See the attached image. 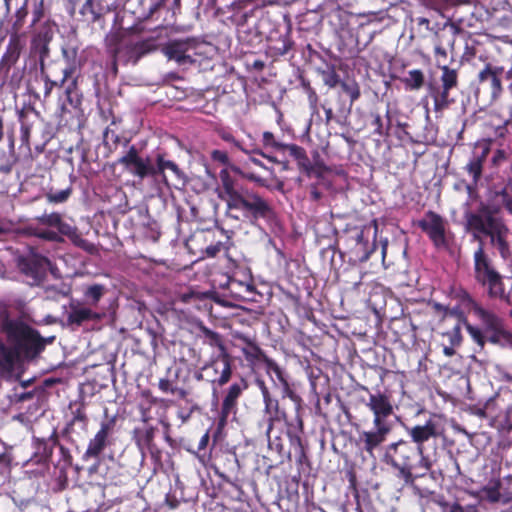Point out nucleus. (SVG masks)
<instances>
[{"mask_svg":"<svg viewBox=\"0 0 512 512\" xmlns=\"http://www.w3.org/2000/svg\"><path fill=\"white\" fill-rule=\"evenodd\" d=\"M40 77L44 83L43 101L46 102L50 98L53 89L56 87V83L52 79V75L45 69L43 63H41L40 67Z\"/></svg>","mask_w":512,"mask_h":512,"instance_id":"43","label":"nucleus"},{"mask_svg":"<svg viewBox=\"0 0 512 512\" xmlns=\"http://www.w3.org/2000/svg\"><path fill=\"white\" fill-rule=\"evenodd\" d=\"M190 49L192 47L185 39H174L163 45L161 51L169 60H174L178 65L183 66L190 61V55L188 54Z\"/></svg>","mask_w":512,"mask_h":512,"instance_id":"26","label":"nucleus"},{"mask_svg":"<svg viewBox=\"0 0 512 512\" xmlns=\"http://www.w3.org/2000/svg\"><path fill=\"white\" fill-rule=\"evenodd\" d=\"M249 388L246 378L240 377L222 392V401L217 418V428L221 430L226 427L230 418L234 419L238 411V401L244 391Z\"/></svg>","mask_w":512,"mask_h":512,"instance_id":"9","label":"nucleus"},{"mask_svg":"<svg viewBox=\"0 0 512 512\" xmlns=\"http://www.w3.org/2000/svg\"><path fill=\"white\" fill-rule=\"evenodd\" d=\"M473 314L481 321L487 333L488 342L498 344L502 339L507 338L508 332L505 329L504 321L495 312L480 305L476 306Z\"/></svg>","mask_w":512,"mask_h":512,"instance_id":"17","label":"nucleus"},{"mask_svg":"<svg viewBox=\"0 0 512 512\" xmlns=\"http://www.w3.org/2000/svg\"><path fill=\"white\" fill-rule=\"evenodd\" d=\"M509 183L497 192V196L501 200L502 207L512 216V193L509 191Z\"/></svg>","mask_w":512,"mask_h":512,"instance_id":"54","label":"nucleus"},{"mask_svg":"<svg viewBox=\"0 0 512 512\" xmlns=\"http://www.w3.org/2000/svg\"><path fill=\"white\" fill-rule=\"evenodd\" d=\"M381 460L394 469L397 472L396 476L406 485H413L418 478L426 476L432 468L429 456L422 454L420 448L405 439L386 445Z\"/></svg>","mask_w":512,"mask_h":512,"instance_id":"5","label":"nucleus"},{"mask_svg":"<svg viewBox=\"0 0 512 512\" xmlns=\"http://www.w3.org/2000/svg\"><path fill=\"white\" fill-rule=\"evenodd\" d=\"M222 250H228L226 243L217 241L214 244H210L205 248V253L208 257H216Z\"/></svg>","mask_w":512,"mask_h":512,"instance_id":"60","label":"nucleus"},{"mask_svg":"<svg viewBox=\"0 0 512 512\" xmlns=\"http://www.w3.org/2000/svg\"><path fill=\"white\" fill-rule=\"evenodd\" d=\"M28 13V0H25L23 5L15 12L10 34L22 35L20 31L26 22Z\"/></svg>","mask_w":512,"mask_h":512,"instance_id":"41","label":"nucleus"},{"mask_svg":"<svg viewBox=\"0 0 512 512\" xmlns=\"http://www.w3.org/2000/svg\"><path fill=\"white\" fill-rule=\"evenodd\" d=\"M497 214L496 208L485 203H480L476 211L466 214L467 227L480 242L473 253V277L476 283L486 290L490 299H499L510 304L511 295L506 292L504 277L485 251L482 241V237H487L490 245L498 251L503 260L511 258L512 251L508 241L510 229L505 220Z\"/></svg>","mask_w":512,"mask_h":512,"instance_id":"1","label":"nucleus"},{"mask_svg":"<svg viewBox=\"0 0 512 512\" xmlns=\"http://www.w3.org/2000/svg\"><path fill=\"white\" fill-rule=\"evenodd\" d=\"M59 71L62 76L59 80H54V81L56 83V87L64 89L66 82L76 72V64H75V62H69L64 67L59 68Z\"/></svg>","mask_w":512,"mask_h":512,"instance_id":"48","label":"nucleus"},{"mask_svg":"<svg viewBox=\"0 0 512 512\" xmlns=\"http://www.w3.org/2000/svg\"><path fill=\"white\" fill-rule=\"evenodd\" d=\"M448 318L455 319V323L459 324L465 325L468 322L466 314L459 305H456L454 307L447 306L446 314L441 315V320L445 321Z\"/></svg>","mask_w":512,"mask_h":512,"instance_id":"46","label":"nucleus"},{"mask_svg":"<svg viewBox=\"0 0 512 512\" xmlns=\"http://www.w3.org/2000/svg\"><path fill=\"white\" fill-rule=\"evenodd\" d=\"M462 327L464 324L454 323L452 329L444 335L448 337L451 346H460L463 341Z\"/></svg>","mask_w":512,"mask_h":512,"instance_id":"50","label":"nucleus"},{"mask_svg":"<svg viewBox=\"0 0 512 512\" xmlns=\"http://www.w3.org/2000/svg\"><path fill=\"white\" fill-rule=\"evenodd\" d=\"M45 15V7L44 0H40L35 3L34 8L32 10V21L30 27H35L37 23H39Z\"/></svg>","mask_w":512,"mask_h":512,"instance_id":"57","label":"nucleus"},{"mask_svg":"<svg viewBox=\"0 0 512 512\" xmlns=\"http://www.w3.org/2000/svg\"><path fill=\"white\" fill-rule=\"evenodd\" d=\"M198 328L209 346L218 348L219 353L228 352L221 334L206 327L203 323H200Z\"/></svg>","mask_w":512,"mask_h":512,"instance_id":"38","label":"nucleus"},{"mask_svg":"<svg viewBox=\"0 0 512 512\" xmlns=\"http://www.w3.org/2000/svg\"><path fill=\"white\" fill-rule=\"evenodd\" d=\"M25 46L23 35L10 34L6 50L0 59V81L4 84L12 67L18 62Z\"/></svg>","mask_w":512,"mask_h":512,"instance_id":"19","label":"nucleus"},{"mask_svg":"<svg viewBox=\"0 0 512 512\" xmlns=\"http://www.w3.org/2000/svg\"><path fill=\"white\" fill-rule=\"evenodd\" d=\"M406 432L410 437V442L415 447L420 448V452L425 454L424 444L430 440H436L441 436L437 422L433 418H429L424 424H416L406 427Z\"/></svg>","mask_w":512,"mask_h":512,"instance_id":"20","label":"nucleus"},{"mask_svg":"<svg viewBox=\"0 0 512 512\" xmlns=\"http://www.w3.org/2000/svg\"><path fill=\"white\" fill-rule=\"evenodd\" d=\"M348 261L352 264L366 262L376 249L375 240L370 241L364 229H354L344 238Z\"/></svg>","mask_w":512,"mask_h":512,"instance_id":"12","label":"nucleus"},{"mask_svg":"<svg viewBox=\"0 0 512 512\" xmlns=\"http://www.w3.org/2000/svg\"><path fill=\"white\" fill-rule=\"evenodd\" d=\"M109 49H110V52H111V55H112V71L114 72V74L116 75L117 72H118V59H121V51L120 49L118 48V46L115 44V42H112L110 43L109 45Z\"/></svg>","mask_w":512,"mask_h":512,"instance_id":"61","label":"nucleus"},{"mask_svg":"<svg viewBox=\"0 0 512 512\" xmlns=\"http://www.w3.org/2000/svg\"><path fill=\"white\" fill-rule=\"evenodd\" d=\"M258 388L261 392L264 404V415L284 416V408L280 406L279 400L274 398L263 380H257Z\"/></svg>","mask_w":512,"mask_h":512,"instance_id":"27","label":"nucleus"},{"mask_svg":"<svg viewBox=\"0 0 512 512\" xmlns=\"http://www.w3.org/2000/svg\"><path fill=\"white\" fill-rule=\"evenodd\" d=\"M262 143L265 148H272L277 151H285L287 144L280 143L270 131H265L262 135Z\"/></svg>","mask_w":512,"mask_h":512,"instance_id":"51","label":"nucleus"},{"mask_svg":"<svg viewBox=\"0 0 512 512\" xmlns=\"http://www.w3.org/2000/svg\"><path fill=\"white\" fill-rule=\"evenodd\" d=\"M115 418L102 421L99 430L89 440L85 452L82 455L83 461L94 460L96 463L89 469L94 472L98 469L101 455L106 448L114 444L113 433Z\"/></svg>","mask_w":512,"mask_h":512,"instance_id":"8","label":"nucleus"},{"mask_svg":"<svg viewBox=\"0 0 512 512\" xmlns=\"http://www.w3.org/2000/svg\"><path fill=\"white\" fill-rule=\"evenodd\" d=\"M117 163L141 180L147 177H155L154 165L150 157L142 158L135 145H131L126 154L117 160Z\"/></svg>","mask_w":512,"mask_h":512,"instance_id":"16","label":"nucleus"},{"mask_svg":"<svg viewBox=\"0 0 512 512\" xmlns=\"http://www.w3.org/2000/svg\"><path fill=\"white\" fill-rule=\"evenodd\" d=\"M503 73L504 68L502 66H496L492 63H486L478 73L479 85L487 86L493 99L498 98L503 92L501 81Z\"/></svg>","mask_w":512,"mask_h":512,"instance_id":"23","label":"nucleus"},{"mask_svg":"<svg viewBox=\"0 0 512 512\" xmlns=\"http://www.w3.org/2000/svg\"><path fill=\"white\" fill-rule=\"evenodd\" d=\"M304 433V422L302 416L293 417V422L289 423L288 438L291 447L294 449L296 464L303 466L309 464V458L306 452V445L302 439Z\"/></svg>","mask_w":512,"mask_h":512,"instance_id":"22","label":"nucleus"},{"mask_svg":"<svg viewBox=\"0 0 512 512\" xmlns=\"http://www.w3.org/2000/svg\"><path fill=\"white\" fill-rule=\"evenodd\" d=\"M322 80L325 85L330 88H334L338 84H340V77L335 70L334 66H327L326 69L320 71Z\"/></svg>","mask_w":512,"mask_h":512,"instance_id":"47","label":"nucleus"},{"mask_svg":"<svg viewBox=\"0 0 512 512\" xmlns=\"http://www.w3.org/2000/svg\"><path fill=\"white\" fill-rule=\"evenodd\" d=\"M101 319V315L88 307L72 306L71 311L67 316V322L69 324L82 325L88 321H98Z\"/></svg>","mask_w":512,"mask_h":512,"instance_id":"30","label":"nucleus"},{"mask_svg":"<svg viewBox=\"0 0 512 512\" xmlns=\"http://www.w3.org/2000/svg\"><path fill=\"white\" fill-rule=\"evenodd\" d=\"M491 125L494 128L495 140H506L512 134V113L501 119L496 113L491 114Z\"/></svg>","mask_w":512,"mask_h":512,"instance_id":"31","label":"nucleus"},{"mask_svg":"<svg viewBox=\"0 0 512 512\" xmlns=\"http://www.w3.org/2000/svg\"><path fill=\"white\" fill-rule=\"evenodd\" d=\"M385 116L386 121L384 122L382 115L379 112H370L371 126L374 128L373 134L380 137L389 136V131L391 129V116L389 108H387Z\"/></svg>","mask_w":512,"mask_h":512,"instance_id":"34","label":"nucleus"},{"mask_svg":"<svg viewBox=\"0 0 512 512\" xmlns=\"http://www.w3.org/2000/svg\"><path fill=\"white\" fill-rule=\"evenodd\" d=\"M464 327L472 340L480 347V349H483L486 342L488 341L487 333L485 332L484 328L481 329L478 326H474L469 323V321L464 325Z\"/></svg>","mask_w":512,"mask_h":512,"instance_id":"42","label":"nucleus"},{"mask_svg":"<svg viewBox=\"0 0 512 512\" xmlns=\"http://www.w3.org/2000/svg\"><path fill=\"white\" fill-rule=\"evenodd\" d=\"M210 158L213 162L219 163L224 166H228L230 164V159H229L227 152L222 151V150H218V149L212 150L210 152Z\"/></svg>","mask_w":512,"mask_h":512,"instance_id":"59","label":"nucleus"},{"mask_svg":"<svg viewBox=\"0 0 512 512\" xmlns=\"http://www.w3.org/2000/svg\"><path fill=\"white\" fill-rule=\"evenodd\" d=\"M59 444V437L56 429L52 431L49 437H33L32 445L34 448L30 461L37 465H48L51 460L54 448Z\"/></svg>","mask_w":512,"mask_h":512,"instance_id":"21","label":"nucleus"},{"mask_svg":"<svg viewBox=\"0 0 512 512\" xmlns=\"http://www.w3.org/2000/svg\"><path fill=\"white\" fill-rule=\"evenodd\" d=\"M331 168L326 165L324 159L321 157L319 151L312 152L311 169L308 170L307 176H315L317 179H322L325 173L331 172Z\"/></svg>","mask_w":512,"mask_h":512,"instance_id":"39","label":"nucleus"},{"mask_svg":"<svg viewBox=\"0 0 512 512\" xmlns=\"http://www.w3.org/2000/svg\"><path fill=\"white\" fill-rule=\"evenodd\" d=\"M404 87L408 91L420 90L425 84V75L420 69L408 71V75L400 79Z\"/></svg>","mask_w":512,"mask_h":512,"instance_id":"36","label":"nucleus"},{"mask_svg":"<svg viewBox=\"0 0 512 512\" xmlns=\"http://www.w3.org/2000/svg\"><path fill=\"white\" fill-rule=\"evenodd\" d=\"M441 70L440 85L429 84L428 94L433 100L434 112L442 114L455 103L451 91L459 85L458 70L448 65L438 66Z\"/></svg>","mask_w":512,"mask_h":512,"instance_id":"7","label":"nucleus"},{"mask_svg":"<svg viewBox=\"0 0 512 512\" xmlns=\"http://www.w3.org/2000/svg\"><path fill=\"white\" fill-rule=\"evenodd\" d=\"M12 456L4 449L0 452V472L7 471L11 467Z\"/></svg>","mask_w":512,"mask_h":512,"instance_id":"63","label":"nucleus"},{"mask_svg":"<svg viewBox=\"0 0 512 512\" xmlns=\"http://www.w3.org/2000/svg\"><path fill=\"white\" fill-rule=\"evenodd\" d=\"M23 234L40 240L64 243L67 237L75 246L87 250L88 242L82 238L78 228L66 222L59 212L44 213L34 222L23 227Z\"/></svg>","mask_w":512,"mask_h":512,"instance_id":"6","label":"nucleus"},{"mask_svg":"<svg viewBox=\"0 0 512 512\" xmlns=\"http://www.w3.org/2000/svg\"><path fill=\"white\" fill-rule=\"evenodd\" d=\"M236 339L241 342L240 351L244 356L247 365L252 369L265 367L268 374L278 371L280 366L275 360L268 357L254 338L246 334H238Z\"/></svg>","mask_w":512,"mask_h":512,"instance_id":"10","label":"nucleus"},{"mask_svg":"<svg viewBox=\"0 0 512 512\" xmlns=\"http://www.w3.org/2000/svg\"><path fill=\"white\" fill-rule=\"evenodd\" d=\"M155 177L161 176L165 183H167L165 171L169 170L175 179L183 180L185 175L179 166L171 160H166L163 154L156 155V165H154Z\"/></svg>","mask_w":512,"mask_h":512,"instance_id":"29","label":"nucleus"},{"mask_svg":"<svg viewBox=\"0 0 512 512\" xmlns=\"http://www.w3.org/2000/svg\"><path fill=\"white\" fill-rule=\"evenodd\" d=\"M282 422L285 424L286 435L288 436L289 423L293 422V417H289L286 410H284V416L279 415L277 418H275L274 415H265V434L268 441V447L271 450L276 451L280 456L283 455L285 450L283 430L278 427Z\"/></svg>","mask_w":512,"mask_h":512,"instance_id":"18","label":"nucleus"},{"mask_svg":"<svg viewBox=\"0 0 512 512\" xmlns=\"http://www.w3.org/2000/svg\"><path fill=\"white\" fill-rule=\"evenodd\" d=\"M484 405H485L487 419L496 420L497 418L500 417L501 409L498 405V397L497 396L490 397L484 403Z\"/></svg>","mask_w":512,"mask_h":512,"instance_id":"52","label":"nucleus"},{"mask_svg":"<svg viewBox=\"0 0 512 512\" xmlns=\"http://www.w3.org/2000/svg\"><path fill=\"white\" fill-rule=\"evenodd\" d=\"M284 152H288L291 157L297 162L300 172L307 176L308 170L311 169V160L309 159L306 150L297 144H287Z\"/></svg>","mask_w":512,"mask_h":512,"instance_id":"33","label":"nucleus"},{"mask_svg":"<svg viewBox=\"0 0 512 512\" xmlns=\"http://www.w3.org/2000/svg\"><path fill=\"white\" fill-rule=\"evenodd\" d=\"M5 340L0 338V378L19 377L26 363L36 360L55 337H43L20 318L6 317L1 322Z\"/></svg>","mask_w":512,"mask_h":512,"instance_id":"2","label":"nucleus"},{"mask_svg":"<svg viewBox=\"0 0 512 512\" xmlns=\"http://www.w3.org/2000/svg\"><path fill=\"white\" fill-rule=\"evenodd\" d=\"M360 390L369 394L365 406L373 414V428L364 430L360 429L359 424H354L358 434L356 443L362 451L374 456L375 450L383 445L392 431L393 425L388 419L394 414V408L390 395L385 392L371 393L364 385H360Z\"/></svg>","mask_w":512,"mask_h":512,"instance_id":"4","label":"nucleus"},{"mask_svg":"<svg viewBox=\"0 0 512 512\" xmlns=\"http://www.w3.org/2000/svg\"><path fill=\"white\" fill-rule=\"evenodd\" d=\"M490 153L488 143H477L472 157L465 166V170L472 177V184L477 185L482 177L484 163Z\"/></svg>","mask_w":512,"mask_h":512,"instance_id":"25","label":"nucleus"},{"mask_svg":"<svg viewBox=\"0 0 512 512\" xmlns=\"http://www.w3.org/2000/svg\"><path fill=\"white\" fill-rule=\"evenodd\" d=\"M25 117V113L23 110L19 113V118L21 121L20 127V140L22 145H25L28 149L30 148V134H31V125L26 123L23 119Z\"/></svg>","mask_w":512,"mask_h":512,"instance_id":"53","label":"nucleus"},{"mask_svg":"<svg viewBox=\"0 0 512 512\" xmlns=\"http://www.w3.org/2000/svg\"><path fill=\"white\" fill-rule=\"evenodd\" d=\"M340 86L342 91L349 96L351 105L360 98V87L355 80L341 81Z\"/></svg>","mask_w":512,"mask_h":512,"instance_id":"45","label":"nucleus"},{"mask_svg":"<svg viewBox=\"0 0 512 512\" xmlns=\"http://www.w3.org/2000/svg\"><path fill=\"white\" fill-rule=\"evenodd\" d=\"M75 424H80V427L83 429V430H87L88 428V424H89V418L86 414V410H85V403L84 402H81L77 408H75L73 411H72V418L71 420L67 423V426L65 428V432L66 433H70L73 431V427Z\"/></svg>","mask_w":512,"mask_h":512,"instance_id":"37","label":"nucleus"},{"mask_svg":"<svg viewBox=\"0 0 512 512\" xmlns=\"http://www.w3.org/2000/svg\"><path fill=\"white\" fill-rule=\"evenodd\" d=\"M50 264L48 257L34 251L16 258V266L19 272L28 279L30 286H39L44 282Z\"/></svg>","mask_w":512,"mask_h":512,"instance_id":"11","label":"nucleus"},{"mask_svg":"<svg viewBox=\"0 0 512 512\" xmlns=\"http://www.w3.org/2000/svg\"><path fill=\"white\" fill-rule=\"evenodd\" d=\"M157 428L154 426H146L144 428H135L133 431V439L142 455L149 452L155 460L161 459V450L155 444V434Z\"/></svg>","mask_w":512,"mask_h":512,"instance_id":"24","label":"nucleus"},{"mask_svg":"<svg viewBox=\"0 0 512 512\" xmlns=\"http://www.w3.org/2000/svg\"><path fill=\"white\" fill-rule=\"evenodd\" d=\"M112 42L118 46L121 51V58L124 64L136 65L144 56L157 50L156 39L149 37L139 41L124 40L123 35L115 34Z\"/></svg>","mask_w":512,"mask_h":512,"instance_id":"13","label":"nucleus"},{"mask_svg":"<svg viewBox=\"0 0 512 512\" xmlns=\"http://www.w3.org/2000/svg\"><path fill=\"white\" fill-rule=\"evenodd\" d=\"M73 187L71 183H68L63 188H56L54 185H51L45 192L44 196L48 203L52 204H62L68 201L70 196L72 195Z\"/></svg>","mask_w":512,"mask_h":512,"instance_id":"35","label":"nucleus"},{"mask_svg":"<svg viewBox=\"0 0 512 512\" xmlns=\"http://www.w3.org/2000/svg\"><path fill=\"white\" fill-rule=\"evenodd\" d=\"M417 226L428 236L435 248H448L447 221L440 214L432 210L426 211Z\"/></svg>","mask_w":512,"mask_h":512,"instance_id":"15","label":"nucleus"},{"mask_svg":"<svg viewBox=\"0 0 512 512\" xmlns=\"http://www.w3.org/2000/svg\"><path fill=\"white\" fill-rule=\"evenodd\" d=\"M79 77L80 73L75 72L71 78L66 82L64 94L67 102L74 108H78L82 104V93L79 90Z\"/></svg>","mask_w":512,"mask_h":512,"instance_id":"32","label":"nucleus"},{"mask_svg":"<svg viewBox=\"0 0 512 512\" xmlns=\"http://www.w3.org/2000/svg\"><path fill=\"white\" fill-rule=\"evenodd\" d=\"M216 133L223 141L230 143L238 150L247 153V150L242 146V143L234 137V135L229 129L218 128L216 129Z\"/></svg>","mask_w":512,"mask_h":512,"instance_id":"49","label":"nucleus"},{"mask_svg":"<svg viewBox=\"0 0 512 512\" xmlns=\"http://www.w3.org/2000/svg\"><path fill=\"white\" fill-rule=\"evenodd\" d=\"M510 155H511L510 150L502 149V148L497 149L494 152L492 162L494 165L498 166L501 163H503L504 161H507L510 158Z\"/></svg>","mask_w":512,"mask_h":512,"instance_id":"62","label":"nucleus"},{"mask_svg":"<svg viewBox=\"0 0 512 512\" xmlns=\"http://www.w3.org/2000/svg\"><path fill=\"white\" fill-rule=\"evenodd\" d=\"M442 508V512H469L467 509L462 507L459 503L454 502L452 504L448 502H443L440 504Z\"/></svg>","mask_w":512,"mask_h":512,"instance_id":"64","label":"nucleus"},{"mask_svg":"<svg viewBox=\"0 0 512 512\" xmlns=\"http://www.w3.org/2000/svg\"><path fill=\"white\" fill-rule=\"evenodd\" d=\"M185 41L189 42V46L192 47L188 53L190 55V61L187 62V65H192L198 61L196 56L201 55V53L198 51V49L201 47V44L194 38H186Z\"/></svg>","mask_w":512,"mask_h":512,"instance_id":"58","label":"nucleus"},{"mask_svg":"<svg viewBox=\"0 0 512 512\" xmlns=\"http://www.w3.org/2000/svg\"><path fill=\"white\" fill-rule=\"evenodd\" d=\"M79 13L88 21L95 23L102 17V7L95 0H85Z\"/></svg>","mask_w":512,"mask_h":512,"instance_id":"40","label":"nucleus"},{"mask_svg":"<svg viewBox=\"0 0 512 512\" xmlns=\"http://www.w3.org/2000/svg\"><path fill=\"white\" fill-rule=\"evenodd\" d=\"M106 288L102 284H93L86 288L84 296L90 301L91 305H97L105 294Z\"/></svg>","mask_w":512,"mask_h":512,"instance_id":"44","label":"nucleus"},{"mask_svg":"<svg viewBox=\"0 0 512 512\" xmlns=\"http://www.w3.org/2000/svg\"><path fill=\"white\" fill-rule=\"evenodd\" d=\"M273 374L282 386V397H288L295 404V415L293 417L302 416V398L292 389L283 369L279 366L278 371H274Z\"/></svg>","mask_w":512,"mask_h":512,"instance_id":"28","label":"nucleus"},{"mask_svg":"<svg viewBox=\"0 0 512 512\" xmlns=\"http://www.w3.org/2000/svg\"><path fill=\"white\" fill-rule=\"evenodd\" d=\"M456 297L459 299L463 306L469 308L472 312L475 311L476 306L481 305L471 296V294L468 291L464 289H461L459 292H457Z\"/></svg>","mask_w":512,"mask_h":512,"instance_id":"55","label":"nucleus"},{"mask_svg":"<svg viewBox=\"0 0 512 512\" xmlns=\"http://www.w3.org/2000/svg\"><path fill=\"white\" fill-rule=\"evenodd\" d=\"M220 182L216 188L217 197L225 203L224 216L227 220L242 225H256L259 220H270L275 211L268 199L257 191L245 186L227 169L219 172Z\"/></svg>","mask_w":512,"mask_h":512,"instance_id":"3","label":"nucleus"},{"mask_svg":"<svg viewBox=\"0 0 512 512\" xmlns=\"http://www.w3.org/2000/svg\"><path fill=\"white\" fill-rule=\"evenodd\" d=\"M202 370L206 372V381L211 383L213 387H223L232 378L233 375V358L229 352L219 353L215 357H211L208 362L204 364ZM216 389L213 388V395L215 396Z\"/></svg>","mask_w":512,"mask_h":512,"instance_id":"14","label":"nucleus"},{"mask_svg":"<svg viewBox=\"0 0 512 512\" xmlns=\"http://www.w3.org/2000/svg\"><path fill=\"white\" fill-rule=\"evenodd\" d=\"M103 142L105 145H108L109 142L112 143L113 149L115 150L117 146L122 142L120 135H118L114 130L110 127H107L103 132ZM112 150V148H110Z\"/></svg>","mask_w":512,"mask_h":512,"instance_id":"56","label":"nucleus"}]
</instances>
